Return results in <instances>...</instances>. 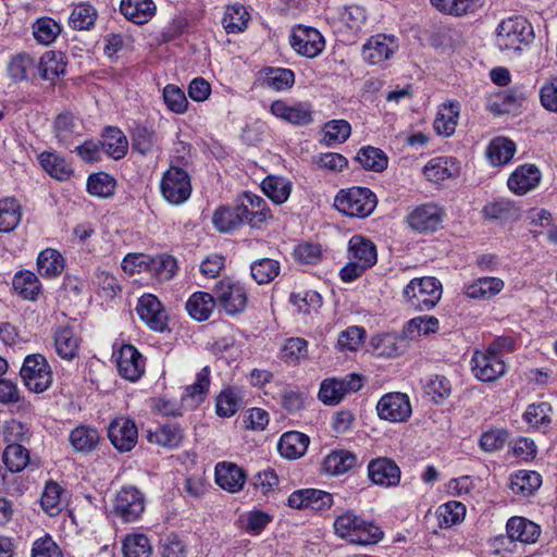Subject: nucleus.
I'll list each match as a JSON object with an SVG mask.
<instances>
[{"label": "nucleus", "instance_id": "obj_33", "mask_svg": "<svg viewBox=\"0 0 557 557\" xmlns=\"http://www.w3.org/2000/svg\"><path fill=\"white\" fill-rule=\"evenodd\" d=\"M100 146L107 154L119 160L126 154L128 141L122 131L117 127L109 126L102 135Z\"/></svg>", "mask_w": 557, "mask_h": 557}, {"label": "nucleus", "instance_id": "obj_34", "mask_svg": "<svg viewBox=\"0 0 557 557\" xmlns=\"http://www.w3.org/2000/svg\"><path fill=\"white\" fill-rule=\"evenodd\" d=\"M147 440L159 446L173 448L182 442L183 431L178 425L168 423L159 425L154 430H148Z\"/></svg>", "mask_w": 557, "mask_h": 557}, {"label": "nucleus", "instance_id": "obj_44", "mask_svg": "<svg viewBox=\"0 0 557 557\" xmlns=\"http://www.w3.org/2000/svg\"><path fill=\"white\" fill-rule=\"evenodd\" d=\"M249 13L242 4L228 5L224 12L222 24L228 34H237L247 28Z\"/></svg>", "mask_w": 557, "mask_h": 557}, {"label": "nucleus", "instance_id": "obj_22", "mask_svg": "<svg viewBox=\"0 0 557 557\" xmlns=\"http://www.w3.org/2000/svg\"><path fill=\"white\" fill-rule=\"evenodd\" d=\"M215 482L221 488L230 493H237L246 482V474L235 463L220 462L215 466Z\"/></svg>", "mask_w": 557, "mask_h": 557}, {"label": "nucleus", "instance_id": "obj_54", "mask_svg": "<svg viewBox=\"0 0 557 557\" xmlns=\"http://www.w3.org/2000/svg\"><path fill=\"white\" fill-rule=\"evenodd\" d=\"M436 513L441 528H450L463 519L466 507L460 502L453 500L441 505Z\"/></svg>", "mask_w": 557, "mask_h": 557}, {"label": "nucleus", "instance_id": "obj_31", "mask_svg": "<svg viewBox=\"0 0 557 557\" xmlns=\"http://www.w3.org/2000/svg\"><path fill=\"white\" fill-rule=\"evenodd\" d=\"M309 437L300 432L284 433L278 442L280 454L287 459H297L305 455L309 445Z\"/></svg>", "mask_w": 557, "mask_h": 557}, {"label": "nucleus", "instance_id": "obj_51", "mask_svg": "<svg viewBox=\"0 0 557 557\" xmlns=\"http://www.w3.org/2000/svg\"><path fill=\"white\" fill-rule=\"evenodd\" d=\"M356 159L366 170L375 172L386 169L388 162L384 151L372 146L361 148Z\"/></svg>", "mask_w": 557, "mask_h": 557}, {"label": "nucleus", "instance_id": "obj_30", "mask_svg": "<svg viewBox=\"0 0 557 557\" xmlns=\"http://www.w3.org/2000/svg\"><path fill=\"white\" fill-rule=\"evenodd\" d=\"M506 529L512 541H520L525 544L534 543L540 536V527L522 517L510 518Z\"/></svg>", "mask_w": 557, "mask_h": 557}, {"label": "nucleus", "instance_id": "obj_62", "mask_svg": "<svg viewBox=\"0 0 557 557\" xmlns=\"http://www.w3.org/2000/svg\"><path fill=\"white\" fill-rule=\"evenodd\" d=\"M115 181L108 174L98 173L89 176L87 190L94 196L107 198L113 195Z\"/></svg>", "mask_w": 557, "mask_h": 557}, {"label": "nucleus", "instance_id": "obj_25", "mask_svg": "<svg viewBox=\"0 0 557 557\" xmlns=\"http://www.w3.org/2000/svg\"><path fill=\"white\" fill-rule=\"evenodd\" d=\"M81 337L71 326H61L54 332L57 354L64 360H73L79 349Z\"/></svg>", "mask_w": 557, "mask_h": 557}, {"label": "nucleus", "instance_id": "obj_8", "mask_svg": "<svg viewBox=\"0 0 557 557\" xmlns=\"http://www.w3.org/2000/svg\"><path fill=\"white\" fill-rule=\"evenodd\" d=\"M376 412L381 420L392 423L406 422L412 414L409 396L400 392L387 393L379 399Z\"/></svg>", "mask_w": 557, "mask_h": 557}, {"label": "nucleus", "instance_id": "obj_16", "mask_svg": "<svg viewBox=\"0 0 557 557\" xmlns=\"http://www.w3.org/2000/svg\"><path fill=\"white\" fill-rule=\"evenodd\" d=\"M139 318L153 331L163 332L166 329V313L152 294H145L138 299L136 307Z\"/></svg>", "mask_w": 557, "mask_h": 557}, {"label": "nucleus", "instance_id": "obj_12", "mask_svg": "<svg viewBox=\"0 0 557 557\" xmlns=\"http://www.w3.org/2000/svg\"><path fill=\"white\" fill-rule=\"evenodd\" d=\"M289 44L299 55L309 59L319 55L325 45L324 38L318 29L302 25L293 28Z\"/></svg>", "mask_w": 557, "mask_h": 557}, {"label": "nucleus", "instance_id": "obj_6", "mask_svg": "<svg viewBox=\"0 0 557 557\" xmlns=\"http://www.w3.org/2000/svg\"><path fill=\"white\" fill-rule=\"evenodd\" d=\"M145 496L135 486L121 488L113 502V513L123 522L137 521L145 510Z\"/></svg>", "mask_w": 557, "mask_h": 557}, {"label": "nucleus", "instance_id": "obj_42", "mask_svg": "<svg viewBox=\"0 0 557 557\" xmlns=\"http://www.w3.org/2000/svg\"><path fill=\"white\" fill-rule=\"evenodd\" d=\"M38 272L44 277H55L63 271V258L55 249L47 248L37 258Z\"/></svg>", "mask_w": 557, "mask_h": 557}, {"label": "nucleus", "instance_id": "obj_29", "mask_svg": "<svg viewBox=\"0 0 557 557\" xmlns=\"http://www.w3.org/2000/svg\"><path fill=\"white\" fill-rule=\"evenodd\" d=\"M65 67V57L62 52L47 51L37 61V76L46 81H53L64 74Z\"/></svg>", "mask_w": 557, "mask_h": 557}, {"label": "nucleus", "instance_id": "obj_49", "mask_svg": "<svg viewBox=\"0 0 557 557\" xmlns=\"http://www.w3.org/2000/svg\"><path fill=\"white\" fill-rule=\"evenodd\" d=\"M319 497H322V503L327 504L329 493L325 491L317 488L297 490L288 496L287 504L290 508L295 509H310Z\"/></svg>", "mask_w": 557, "mask_h": 557}, {"label": "nucleus", "instance_id": "obj_28", "mask_svg": "<svg viewBox=\"0 0 557 557\" xmlns=\"http://www.w3.org/2000/svg\"><path fill=\"white\" fill-rule=\"evenodd\" d=\"M121 13L133 23L144 24L156 13V4L152 0H122Z\"/></svg>", "mask_w": 557, "mask_h": 557}, {"label": "nucleus", "instance_id": "obj_11", "mask_svg": "<svg viewBox=\"0 0 557 557\" xmlns=\"http://www.w3.org/2000/svg\"><path fill=\"white\" fill-rule=\"evenodd\" d=\"M473 375L482 382H494L507 371V362L503 356L492 354L490 350L475 351L471 359Z\"/></svg>", "mask_w": 557, "mask_h": 557}, {"label": "nucleus", "instance_id": "obj_32", "mask_svg": "<svg viewBox=\"0 0 557 557\" xmlns=\"http://www.w3.org/2000/svg\"><path fill=\"white\" fill-rule=\"evenodd\" d=\"M458 173L459 163L453 157L434 158L424 166V175L432 182H441L456 176Z\"/></svg>", "mask_w": 557, "mask_h": 557}, {"label": "nucleus", "instance_id": "obj_64", "mask_svg": "<svg viewBox=\"0 0 557 557\" xmlns=\"http://www.w3.org/2000/svg\"><path fill=\"white\" fill-rule=\"evenodd\" d=\"M308 355V343L300 337L286 339L282 348V359L288 363H296Z\"/></svg>", "mask_w": 557, "mask_h": 557}, {"label": "nucleus", "instance_id": "obj_35", "mask_svg": "<svg viewBox=\"0 0 557 557\" xmlns=\"http://www.w3.org/2000/svg\"><path fill=\"white\" fill-rule=\"evenodd\" d=\"M215 304V299L211 294L196 292L187 300L186 310L194 320L206 321L209 319Z\"/></svg>", "mask_w": 557, "mask_h": 557}, {"label": "nucleus", "instance_id": "obj_40", "mask_svg": "<svg viewBox=\"0 0 557 557\" xmlns=\"http://www.w3.org/2000/svg\"><path fill=\"white\" fill-rule=\"evenodd\" d=\"M261 188L274 203L281 205L288 199L292 184L284 177L269 175L262 181Z\"/></svg>", "mask_w": 557, "mask_h": 557}, {"label": "nucleus", "instance_id": "obj_59", "mask_svg": "<svg viewBox=\"0 0 557 557\" xmlns=\"http://www.w3.org/2000/svg\"><path fill=\"white\" fill-rule=\"evenodd\" d=\"M62 487L55 482L46 484L41 495L42 509L50 516H55L60 512L62 506Z\"/></svg>", "mask_w": 557, "mask_h": 557}, {"label": "nucleus", "instance_id": "obj_41", "mask_svg": "<svg viewBox=\"0 0 557 557\" xmlns=\"http://www.w3.org/2000/svg\"><path fill=\"white\" fill-rule=\"evenodd\" d=\"M459 119V104L449 103L441 108L434 120V129L438 135L450 136L455 133Z\"/></svg>", "mask_w": 557, "mask_h": 557}, {"label": "nucleus", "instance_id": "obj_18", "mask_svg": "<svg viewBox=\"0 0 557 557\" xmlns=\"http://www.w3.org/2000/svg\"><path fill=\"white\" fill-rule=\"evenodd\" d=\"M116 367L122 377L135 382L145 371V361L133 345H123L119 350Z\"/></svg>", "mask_w": 557, "mask_h": 557}, {"label": "nucleus", "instance_id": "obj_19", "mask_svg": "<svg viewBox=\"0 0 557 557\" xmlns=\"http://www.w3.org/2000/svg\"><path fill=\"white\" fill-rule=\"evenodd\" d=\"M368 475L374 484L396 486L400 480V469L393 460L381 457L370 461Z\"/></svg>", "mask_w": 557, "mask_h": 557}, {"label": "nucleus", "instance_id": "obj_38", "mask_svg": "<svg viewBox=\"0 0 557 557\" xmlns=\"http://www.w3.org/2000/svg\"><path fill=\"white\" fill-rule=\"evenodd\" d=\"M99 440L98 431L87 425H79L70 434V442L73 448L84 454L92 451L97 447Z\"/></svg>", "mask_w": 557, "mask_h": 557}, {"label": "nucleus", "instance_id": "obj_43", "mask_svg": "<svg viewBox=\"0 0 557 557\" xmlns=\"http://www.w3.org/2000/svg\"><path fill=\"white\" fill-rule=\"evenodd\" d=\"M40 287L38 277L30 271H20L13 277V288L24 299L35 300Z\"/></svg>", "mask_w": 557, "mask_h": 557}, {"label": "nucleus", "instance_id": "obj_50", "mask_svg": "<svg viewBox=\"0 0 557 557\" xmlns=\"http://www.w3.org/2000/svg\"><path fill=\"white\" fill-rule=\"evenodd\" d=\"M152 546L149 539L144 534H128L123 541L124 557H150Z\"/></svg>", "mask_w": 557, "mask_h": 557}, {"label": "nucleus", "instance_id": "obj_13", "mask_svg": "<svg viewBox=\"0 0 557 557\" xmlns=\"http://www.w3.org/2000/svg\"><path fill=\"white\" fill-rule=\"evenodd\" d=\"M215 302H218L227 314L242 312L247 305V294L239 283L231 280L220 281L215 288Z\"/></svg>", "mask_w": 557, "mask_h": 557}, {"label": "nucleus", "instance_id": "obj_24", "mask_svg": "<svg viewBox=\"0 0 557 557\" xmlns=\"http://www.w3.org/2000/svg\"><path fill=\"white\" fill-rule=\"evenodd\" d=\"M210 386V369L202 368L196 375V381L186 386L182 395V406L187 409H194L199 406L206 398Z\"/></svg>", "mask_w": 557, "mask_h": 557}, {"label": "nucleus", "instance_id": "obj_56", "mask_svg": "<svg viewBox=\"0 0 557 557\" xmlns=\"http://www.w3.org/2000/svg\"><path fill=\"white\" fill-rule=\"evenodd\" d=\"M250 270L251 276L258 284H267L278 275L280 264L276 260L263 258L255 261Z\"/></svg>", "mask_w": 557, "mask_h": 557}, {"label": "nucleus", "instance_id": "obj_45", "mask_svg": "<svg viewBox=\"0 0 557 557\" xmlns=\"http://www.w3.org/2000/svg\"><path fill=\"white\" fill-rule=\"evenodd\" d=\"M9 73L14 81H25L37 76V60L26 53L14 57L9 64Z\"/></svg>", "mask_w": 557, "mask_h": 557}, {"label": "nucleus", "instance_id": "obj_55", "mask_svg": "<svg viewBox=\"0 0 557 557\" xmlns=\"http://www.w3.org/2000/svg\"><path fill=\"white\" fill-rule=\"evenodd\" d=\"M61 33V26L50 17L38 18L33 25L35 39L42 45H50Z\"/></svg>", "mask_w": 557, "mask_h": 557}, {"label": "nucleus", "instance_id": "obj_57", "mask_svg": "<svg viewBox=\"0 0 557 557\" xmlns=\"http://www.w3.org/2000/svg\"><path fill=\"white\" fill-rule=\"evenodd\" d=\"M292 304L297 308L298 313L309 315L317 312L322 306L321 296L314 290H305L290 296Z\"/></svg>", "mask_w": 557, "mask_h": 557}, {"label": "nucleus", "instance_id": "obj_37", "mask_svg": "<svg viewBox=\"0 0 557 557\" xmlns=\"http://www.w3.org/2000/svg\"><path fill=\"white\" fill-rule=\"evenodd\" d=\"M541 484V475L535 471L519 470L510 478L511 491L523 497L532 495Z\"/></svg>", "mask_w": 557, "mask_h": 557}, {"label": "nucleus", "instance_id": "obj_63", "mask_svg": "<svg viewBox=\"0 0 557 557\" xmlns=\"http://www.w3.org/2000/svg\"><path fill=\"white\" fill-rule=\"evenodd\" d=\"M295 82V74L289 69L271 67L267 70L265 83L274 90L290 88Z\"/></svg>", "mask_w": 557, "mask_h": 557}, {"label": "nucleus", "instance_id": "obj_53", "mask_svg": "<svg viewBox=\"0 0 557 557\" xmlns=\"http://www.w3.org/2000/svg\"><path fill=\"white\" fill-rule=\"evenodd\" d=\"M424 391L435 404H440L451 394V385L444 375L432 374L424 381Z\"/></svg>", "mask_w": 557, "mask_h": 557}, {"label": "nucleus", "instance_id": "obj_9", "mask_svg": "<svg viewBox=\"0 0 557 557\" xmlns=\"http://www.w3.org/2000/svg\"><path fill=\"white\" fill-rule=\"evenodd\" d=\"M361 387L362 379L356 373L339 379H325L320 385L319 398L325 405H337L347 394L356 393Z\"/></svg>", "mask_w": 557, "mask_h": 557}, {"label": "nucleus", "instance_id": "obj_15", "mask_svg": "<svg viewBox=\"0 0 557 557\" xmlns=\"http://www.w3.org/2000/svg\"><path fill=\"white\" fill-rule=\"evenodd\" d=\"M108 436L117 450L129 451L137 443L138 432L133 420L121 417L110 423Z\"/></svg>", "mask_w": 557, "mask_h": 557}, {"label": "nucleus", "instance_id": "obj_60", "mask_svg": "<svg viewBox=\"0 0 557 557\" xmlns=\"http://www.w3.org/2000/svg\"><path fill=\"white\" fill-rule=\"evenodd\" d=\"M163 100L166 108L176 114H183L187 111L188 101L185 92L176 85L169 84L163 88Z\"/></svg>", "mask_w": 557, "mask_h": 557}, {"label": "nucleus", "instance_id": "obj_17", "mask_svg": "<svg viewBox=\"0 0 557 557\" xmlns=\"http://www.w3.org/2000/svg\"><path fill=\"white\" fill-rule=\"evenodd\" d=\"M443 219L442 210L433 203L416 208L407 216L408 225L416 232H435Z\"/></svg>", "mask_w": 557, "mask_h": 557}, {"label": "nucleus", "instance_id": "obj_20", "mask_svg": "<svg viewBox=\"0 0 557 557\" xmlns=\"http://www.w3.org/2000/svg\"><path fill=\"white\" fill-rule=\"evenodd\" d=\"M249 209L246 205L223 207L218 209L212 218L215 228L221 233H230L247 223Z\"/></svg>", "mask_w": 557, "mask_h": 557}, {"label": "nucleus", "instance_id": "obj_21", "mask_svg": "<svg viewBox=\"0 0 557 557\" xmlns=\"http://www.w3.org/2000/svg\"><path fill=\"white\" fill-rule=\"evenodd\" d=\"M541 181V172L534 164H523L509 176L507 185L516 195H525L534 189Z\"/></svg>", "mask_w": 557, "mask_h": 557}, {"label": "nucleus", "instance_id": "obj_58", "mask_svg": "<svg viewBox=\"0 0 557 557\" xmlns=\"http://www.w3.org/2000/svg\"><path fill=\"white\" fill-rule=\"evenodd\" d=\"M146 268L150 273L158 276L159 280H170L173 277L176 270V261L171 256H156L149 258Z\"/></svg>", "mask_w": 557, "mask_h": 557}, {"label": "nucleus", "instance_id": "obj_47", "mask_svg": "<svg viewBox=\"0 0 557 557\" xmlns=\"http://www.w3.org/2000/svg\"><path fill=\"white\" fill-rule=\"evenodd\" d=\"M97 15V10L91 4L79 3L72 10L69 25L76 30H88L94 27Z\"/></svg>", "mask_w": 557, "mask_h": 557}, {"label": "nucleus", "instance_id": "obj_48", "mask_svg": "<svg viewBox=\"0 0 557 557\" xmlns=\"http://www.w3.org/2000/svg\"><path fill=\"white\" fill-rule=\"evenodd\" d=\"M3 462L10 472H20L24 470L29 462V453L21 444L7 445L3 455Z\"/></svg>", "mask_w": 557, "mask_h": 557}, {"label": "nucleus", "instance_id": "obj_10", "mask_svg": "<svg viewBox=\"0 0 557 557\" xmlns=\"http://www.w3.org/2000/svg\"><path fill=\"white\" fill-rule=\"evenodd\" d=\"M399 48L398 38L393 35L376 34L362 46L361 55L370 65H381L389 60Z\"/></svg>", "mask_w": 557, "mask_h": 557}, {"label": "nucleus", "instance_id": "obj_3", "mask_svg": "<svg viewBox=\"0 0 557 557\" xmlns=\"http://www.w3.org/2000/svg\"><path fill=\"white\" fill-rule=\"evenodd\" d=\"M405 304L416 311L433 309L442 298V284L433 276L412 278L403 289Z\"/></svg>", "mask_w": 557, "mask_h": 557}, {"label": "nucleus", "instance_id": "obj_52", "mask_svg": "<svg viewBox=\"0 0 557 557\" xmlns=\"http://www.w3.org/2000/svg\"><path fill=\"white\" fill-rule=\"evenodd\" d=\"M323 141L326 146L342 144L348 139L351 126L346 120H331L323 126Z\"/></svg>", "mask_w": 557, "mask_h": 557}, {"label": "nucleus", "instance_id": "obj_14", "mask_svg": "<svg viewBox=\"0 0 557 557\" xmlns=\"http://www.w3.org/2000/svg\"><path fill=\"white\" fill-rule=\"evenodd\" d=\"M271 113L295 126L309 125L312 121V106L309 102H296L288 104L283 100H276L271 104Z\"/></svg>", "mask_w": 557, "mask_h": 557}, {"label": "nucleus", "instance_id": "obj_61", "mask_svg": "<svg viewBox=\"0 0 557 557\" xmlns=\"http://www.w3.org/2000/svg\"><path fill=\"white\" fill-rule=\"evenodd\" d=\"M553 412L552 405L547 401L532 404L524 412V419L533 426L546 428L550 423V414Z\"/></svg>", "mask_w": 557, "mask_h": 557}, {"label": "nucleus", "instance_id": "obj_36", "mask_svg": "<svg viewBox=\"0 0 557 557\" xmlns=\"http://www.w3.org/2000/svg\"><path fill=\"white\" fill-rule=\"evenodd\" d=\"M38 159L42 169L58 181H65L73 173L71 164L63 157L53 152L45 151L39 154Z\"/></svg>", "mask_w": 557, "mask_h": 557}, {"label": "nucleus", "instance_id": "obj_1", "mask_svg": "<svg viewBox=\"0 0 557 557\" xmlns=\"http://www.w3.org/2000/svg\"><path fill=\"white\" fill-rule=\"evenodd\" d=\"M335 534L358 545H373L383 539L380 527L363 520L354 511L347 510L336 517L333 523Z\"/></svg>", "mask_w": 557, "mask_h": 557}, {"label": "nucleus", "instance_id": "obj_5", "mask_svg": "<svg viewBox=\"0 0 557 557\" xmlns=\"http://www.w3.org/2000/svg\"><path fill=\"white\" fill-rule=\"evenodd\" d=\"M20 374L26 387L35 393L45 392L52 382L50 367L41 355L27 356Z\"/></svg>", "mask_w": 557, "mask_h": 557}, {"label": "nucleus", "instance_id": "obj_39", "mask_svg": "<svg viewBox=\"0 0 557 557\" xmlns=\"http://www.w3.org/2000/svg\"><path fill=\"white\" fill-rule=\"evenodd\" d=\"M22 218L21 206L15 198L0 199V232L10 233L16 228Z\"/></svg>", "mask_w": 557, "mask_h": 557}, {"label": "nucleus", "instance_id": "obj_2", "mask_svg": "<svg viewBox=\"0 0 557 557\" xmlns=\"http://www.w3.org/2000/svg\"><path fill=\"white\" fill-rule=\"evenodd\" d=\"M533 28L523 16H511L503 20L496 28V47L507 55L522 50L523 46L531 44Z\"/></svg>", "mask_w": 557, "mask_h": 557}, {"label": "nucleus", "instance_id": "obj_27", "mask_svg": "<svg viewBox=\"0 0 557 557\" xmlns=\"http://www.w3.org/2000/svg\"><path fill=\"white\" fill-rule=\"evenodd\" d=\"M357 465V456L346 449H335L325 456L322 468L331 475H343Z\"/></svg>", "mask_w": 557, "mask_h": 557}, {"label": "nucleus", "instance_id": "obj_4", "mask_svg": "<svg viewBox=\"0 0 557 557\" xmlns=\"http://www.w3.org/2000/svg\"><path fill=\"white\" fill-rule=\"evenodd\" d=\"M335 208L347 216L363 219L370 215L376 206V197L364 187L341 190L334 199Z\"/></svg>", "mask_w": 557, "mask_h": 557}, {"label": "nucleus", "instance_id": "obj_7", "mask_svg": "<svg viewBox=\"0 0 557 557\" xmlns=\"http://www.w3.org/2000/svg\"><path fill=\"white\" fill-rule=\"evenodd\" d=\"M161 193L165 200L172 205H182L191 194V184L188 173L177 166H171L161 180Z\"/></svg>", "mask_w": 557, "mask_h": 557}, {"label": "nucleus", "instance_id": "obj_46", "mask_svg": "<svg viewBox=\"0 0 557 557\" xmlns=\"http://www.w3.org/2000/svg\"><path fill=\"white\" fill-rule=\"evenodd\" d=\"M516 152V145L507 138H495L487 148V158L493 165L508 163Z\"/></svg>", "mask_w": 557, "mask_h": 557}, {"label": "nucleus", "instance_id": "obj_23", "mask_svg": "<svg viewBox=\"0 0 557 557\" xmlns=\"http://www.w3.org/2000/svg\"><path fill=\"white\" fill-rule=\"evenodd\" d=\"M348 259L370 269L377 260L376 247L370 239L354 235L348 242Z\"/></svg>", "mask_w": 557, "mask_h": 557}, {"label": "nucleus", "instance_id": "obj_26", "mask_svg": "<svg viewBox=\"0 0 557 557\" xmlns=\"http://www.w3.org/2000/svg\"><path fill=\"white\" fill-rule=\"evenodd\" d=\"M504 286L499 277L483 276L465 285L463 293L469 298L484 300L499 294Z\"/></svg>", "mask_w": 557, "mask_h": 557}]
</instances>
